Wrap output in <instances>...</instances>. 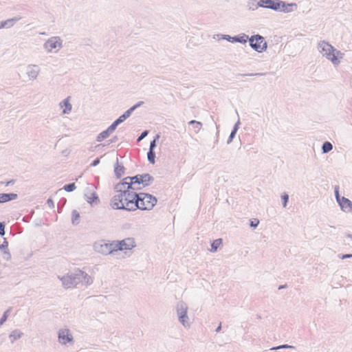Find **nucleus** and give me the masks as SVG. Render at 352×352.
<instances>
[{"instance_id": "f257e3e1", "label": "nucleus", "mask_w": 352, "mask_h": 352, "mask_svg": "<svg viewBox=\"0 0 352 352\" xmlns=\"http://www.w3.org/2000/svg\"><path fill=\"white\" fill-rule=\"evenodd\" d=\"M318 50L327 60H330L334 66L340 63L344 54L336 50L331 44L325 41H320L318 44Z\"/></svg>"}, {"instance_id": "f03ea898", "label": "nucleus", "mask_w": 352, "mask_h": 352, "mask_svg": "<svg viewBox=\"0 0 352 352\" xmlns=\"http://www.w3.org/2000/svg\"><path fill=\"white\" fill-rule=\"evenodd\" d=\"M123 190L125 210L134 211L137 210L139 208V204H138L139 193L135 192L133 190L123 189Z\"/></svg>"}, {"instance_id": "7ed1b4c3", "label": "nucleus", "mask_w": 352, "mask_h": 352, "mask_svg": "<svg viewBox=\"0 0 352 352\" xmlns=\"http://www.w3.org/2000/svg\"><path fill=\"white\" fill-rule=\"evenodd\" d=\"M157 198L148 193L140 192L138 199V204L139 208L138 209L142 210H150L157 204Z\"/></svg>"}, {"instance_id": "20e7f679", "label": "nucleus", "mask_w": 352, "mask_h": 352, "mask_svg": "<svg viewBox=\"0 0 352 352\" xmlns=\"http://www.w3.org/2000/svg\"><path fill=\"white\" fill-rule=\"evenodd\" d=\"M111 244L113 254L118 250H130L136 246L135 241L132 237L126 238L121 241H113Z\"/></svg>"}, {"instance_id": "39448f33", "label": "nucleus", "mask_w": 352, "mask_h": 352, "mask_svg": "<svg viewBox=\"0 0 352 352\" xmlns=\"http://www.w3.org/2000/svg\"><path fill=\"white\" fill-rule=\"evenodd\" d=\"M73 280L77 286L79 284L82 285H90L93 283V278L85 272L80 270L75 269L72 272Z\"/></svg>"}, {"instance_id": "423d86ee", "label": "nucleus", "mask_w": 352, "mask_h": 352, "mask_svg": "<svg viewBox=\"0 0 352 352\" xmlns=\"http://www.w3.org/2000/svg\"><path fill=\"white\" fill-rule=\"evenodd\" d=\"M250 46L257 52H263L267 50V43L264 37L260 34H254L248 37Z\"/></svg>"}, {"instance_id": "0eeeda50", "label": "nucleus", "mask_w": 352, "mask_h": 352, "mask_svg": "<svg viewBox=\"0 0 352 352\" xmlns=\"http://www.w3.org/2000/svg\"><path fill=\"white\" fill-rule=\"evenodd\" d=\"M130 179V186L140 187V184L143 185V187L149 186L153 181L154 177L148 173L138 174Z\"/></svg>"}, {"instance_id": "6e6552de", "label": "nucleus", "mask_w": 352, "mask_h": 352, "mask_svg": "<svg viewBox=\"0 0 352 352\" xmlns=\"http://www.w3.org/2000/svg\"><path fill=\"white\" fill-rule=\"evenodd\" d=\"M177 314L178 316L179 321L184 327H189L190 324L188 322L189 318L188 316V306L183 302L179 301L176 306Z\"/></svg>"}, {"instance_id": "1a4fd4ad", "label": "nucleus", "mask_w": 352, "mask_h": 352, "mask_svg": "<svg viewBox=\"0 0 352 352\" xmlns=\"http://www.w3.org/2000/svg\"><path fill=\"white\" fill-rule=\"evenodd\" d=\"M111 246V242L106 243L104 241L101 240L94 243V250L96 252L104 255L113 254Z\"/></svg>"}, {"instance_id": "9d476101", "label": "nucleus", "mask_w": 352, "mask_h": 352, "mask_svg": "<svg viewBox=\"0 0 352 352\" xmlns=\"http://www.w3.org/2000/svg\"><path fill=\"white\" fill-rule=\"evenodd\" d=\"M58 340L62 345H66L68 343L73 344L74 342L73 336L67 328H63L58 330Z\"/></svg>"}, {"instance_id": "9b49d317", "label": "nucleus", "mask_w": 352, "mask_h": 352, "mask_svg": "<svg viewBox=\"0 0 352 352\" xmlns=\"http://www.w3.org/2000/svg\"><path fill=\"white\" fill-rule=\"evenodd\" d=\"M62 40L59 36H52L43 45L44 49L51 52L53 50H59L62 47Z\"/></svg>"}, {"instance_id": "f8f14e48", "label": "nucleus", "mask_w": 352, "mask_h": 352, "mask_svg": "<svg viewBox=\"0 0 352 352\" xmlns=\"http://www.w3.org/2000/svg\"><path fill=\"white\" fill-rule=\"evenodd\" d=\"M221 36L223 39H225L229 42H231V43L237 42V43H240L242 44L246 43L248 41V35H247L244 33L239 34L234 36H231L227 35V34H221Z\"/></svg>"}, {"instance_id": "ddd939ff", "label": "nucleus", "mask_w": 352, "mask_h": 352, "mask_svg": "<svg viewBox=\"0 0 352 352\" xmlns=\"http://www.w3.org/2000/svg\"><path fill=\"white\" fill-rule=\"evenodd\" d=\"M130 179H132L131 177H124L120 183L117 184L115 186L116 190H122L123 189L127 190H141V187H134L130 186Z\"/></svg>"}, {"instance_id": "4468645a", "label": "nucleus", "mask_w": 352, "mask_h": 352, "mask_svg": "<svg viewBox=\"0 0 352 352\" xmlns=\"http://www.w3.org/2000/svg\"><path fill=\"white\" fill-rule=\"evenodd\" d=\"M280 0H261V8L271 9L274 11L280 10Z\"/></svg>"}, {"instance_id": "2eb2a0df", "label": "nucleus", "mask_w": 352, "mask_h": 352, "mask_svg": "<svg viewBox=\"0 0 352 352\" xmlns=\"http://www.w3.org/2000/svg\"><path fill=\"white\" fill-rule=\"evenodd\" d=\"M40 73V68L37 65H29L26 69V74L28 75L30 80L36 79Z\"/></svg>"}, {"instance_id": "dca6fc26", "label": "nucleus", "mask_w": 352, "mask_h": 352, "mask_svg": "<svg viewBox=\"0 0 352 352\" xmlns=\"http://www.w3.org/2000/svg\"><path fill=\"white\" fill-rule=\"evenodd\" d=\"M58 278L60 280L63 286L65 289H69L76 287V283H74V280H73L72 272L62 277L58 276Z\"/></svg>"}, {"instance_id": "f3484780", "label": "nucleus", "mask_w": 352, "mask_h": 352, "mask_svg": "<svg viewBox=\"0 0 352 352\" xmlns=\"http://www.w3.org/2000/svg\"><path fill=\"white\" fill-rule=\"evenodd\" d=\"M297 7V4L295 3H286L285 1H280L279 10L285 13H289L296 10Z\"/></svg>"}, {"instance_id": "a211bd4d", "label": "nucleus", "mask_w": 352, "mask_h": 352, "mask_svg": "<svg viewBox=\"0 0 352 352\" xmlns=\"http://www.w3.org/2000/svg\"><path fill=\"white\" fill-rule=\"evenodd\" d=\"M338 204L342 211L352 214V201L351 200L342 197Z\"/></svg>"}, {"instance_id": "6ab92c4d", "label": "nucleus", "mask_w": 352, "mask_h": 352, "mask_svg": "<svg viewBox=\"0 0 352 352\" xmlns=\"http://www.w3.org/2000/svg\"><path fill=\"white\" fill-rule=\"evenodd\" d=\"M21 19V16H15L6 21H0V29L10 28L12 27L18 21Z\"/></svg>"}, {"instance_id": "aec40b11", "label": "nucleus", "mask_w": 352, "mask_h": 352, "mask_svg": "<svg viewBox=\"0 0 352 352\" xmlns=\"http://www.w3.org/2000/svg\"><path fill=\"white\" fill-rule=\"evenodd\" d=\"M110 206L113 210H124V203L121 201V199H118L114 196L111 198Z\"/></svg>"}, {"instance_id": "412c9836", "label": "nucleus", "mask_w": 352, "mask_h": 352, "mask_svg": "<svg viewBox=\"0 0 352 352\" xmlns=\"http://www.w3.org/2000/svg\"><path fill=\"white\" fill-rule=\"evenodd\" d=\"M17 197L18 195L16 193H0V204L14 200Z\"/></svg>"}, {"instance_id": "4be33fe9", "label": "nucleus", "mask_w": 352, "mask_h": 352, "mask_svg": "<svg viewBox=\"0 0 352 352\" xmlns=\"http://www.w3.org/2000/svg\"><path fill=\"white\" fill-rule=\"evenodd\" d=\"M86 197L87 201L90 204H98L100 202V199L98 198V196L96 192H92L89 194L87 193L85 195Z\"/></svg>"}, {"instance_id": "5701e85b", "label": "nucleus", "mask_w": 352, "mask_h": 352, "mask_svg": "<svg viewBox=\"0 0 352 352\" xmlns=\"http://www.w3.org/2000/svg\"><path fill=\"white\" fill-rule=\"evenodd\" d=\"M23 336V333L19 329H14L9 335V339L11 343H14L18 339H20Z\"/></svg>"}, {"instance_id": "b1692460", "label": "nucleus", "mask_w": 352, "mask_h": 352, "mask_svg": "<svg viewBox=\"0 0 352 352\" xmlns=\"http://www.w3.org/2000/svg\"><path fill=\"white\" fill-rule=\"evenodd\" d=\"M125 168L124 166L119 164L118 160L117 159L116 163L114 166V173L118 178H120L124 174Z\"/></svg>"}, {"instance_id": "393cba45", "label": "nucleus", "mask_w": 352, "mask_h": 352, "mask_svg": "<svg viewBox=\"0 0 352 352\" xmlns=\"http://www.w3.org/2000/svg\"><path fill=\"white\" fill-rule=\"evenodd\" d=\"M239 124H240V120H238V121L234 124V125L232 128V130L230 134V136L228 137V139L227 140L228 144H230L232 142L233 139L234 138L236 133L239 129Z\"/></svg>"}, {"instance_id": "a878e982", "label": "nucleus", "mask_w": 352, "mask_h": 352, "mask_svg": "<svg viewBox=\"0 0 352 352\" xmlns=\"http://www.w3.org/2000/svg\"><path fill=\"white\" fill-rule=\"evenodd\" d=\"M261 3V0L257 1L256 0H250L248 2V8L250 10H255L258 8L261 7V5H259Z\"/></svg>"}, {"instance_id": "bb28decb", "label": "nucleus", "mask_w": 352, "mask_h": 352, "mask_svg": "<svg viewBox=\"0 0 352 352\" xmlns=\"http://www.w3.org/2000/svg\"><path fill=\"white\" fill-rule=\"evenodd\" d=\"M62 104L65 107V109L63 110V113L67 114L69 113L72 110V104L69 102V98L65 99L63 100V102L60 103V105L62 106Z\"/></svg>"}, {"instance_id": "cd10ccee", "label": "nucleus", "mask_w": 352, "mask_h": 352, "mask_svg": "<svg viewBox=\"0 0 352 352\" xmlns=\"http://www.w3.org/2000/svg\"><path fill=\"white\" fill-rule=\"evenodd\" d=\"M111 133L108 131V129H107L106 130L103 131L102 132L100 133L97 138H96V141L97 142H102V140H104V139L107 138L108 137H109V135H111Z\"/></svg>"}, {"instance_id": "c85d7f7f", "label": "nucleus", "mask_w": 352, "mask_h": 352, "mask_svg": "<svg viewBox=\"0 0 352 352\" xmlns=\"http://www.w3.org/2000/svg\"><path fill=\"white\" fill-rule=\"evenodd\" d=\"M188 124L192 126L195 133H198L202 126V123L201 122L195 120H190Z\"/></svg>"}, {"instance_id": "c756f323", "label": "nucleus", "mask_w": 352, "mask_h": 352, "mask_svg": "<svg viewBox=\"0 0 352 352\" xmlns=\"http://www.w3.org/2000/svg\"><path fill=\"white\" fill-rule=\"evenodd\" d=\"M144 104L143 101H140L133 107H130L128 110H126L124 113L129 118L131 113L139 107Z\"/></svg>"}, {"instance_id": "7c9ffc66", "label": "nucleus", "mask_w": 352, "mask_h": 352, "mask_svg": "<svg viewBox=\"0 0 352 352\" xmlns=\"http://www.w3.org/2000/svg\"><path fill=\"white\" fill-rule=\"evenodd\" d=\"M333 149V145L329 142H324L322 145V153H327Z\"/></svg>"}, {"instance_id": "2f4dec72", "label": "nucleus", "mask_w": 352, "mask_h": 352, "mask_svg": "<svg viewBox=\"0 0 352 352\" xmlns=\"http://www.w3.org/2000/svg\"><path fill=\"white\" fill-rule=\"evenodd\" d=\"M80 214L79 212L74 210L72 212V222L74 225H78L79 223Z\"/></svg>"}, {"instance_id": "473e14b6", "label": "nucleus", "mask_w": 352, "mask_h": 352, "mask_svg": "<svg viewBox=\"0 0 352 352\" xmlns=\"http://www.w3.org/2000/svg\"><path fill=\"white\" fill-rule=\"evenodd\" d=\"M221 243H222L221 239H217L213 241V242L211 243L210 251L213 252H216L218 250L220 245L221 244Z\"/></svg>"}, {"instance_id": "72a5a7b5", "label": "nucleus", "mask_w": 352, "mask_h": 352, "mask_svg": "<svg viewBox=\"0 0 352 352\" xmlns=\"http://www.w3.org/2000/svg\"><path fill=\"white\" fill-rule=\"evenodd\" d=\"M147 159L148 161L152 164H154L155 162V153L154 151L148 150L147 153Z\"/></svg>"}, {"instance_id": "f704fd0d", "label": "nucleus", "mask_w": 352, "mask_h": 352, "mask_svg": "<svg viewBox=\"0 0 352 352\" xmlns=\"http://www.w3.org/2000/svg\"><path fill=\"white\" fill-rule=\"evenodd\" d=\"M76 186L74 183H70L63 186V189L68 192H72L76 189Z\"/></svg>"}, {"instance_id": "c9c22d12", "label": "nucleus", "mask_w": 352, "mask_h": 352, "mask_svg": "<svg viewBox=\"0 0 352 352\" xmlns=\"http://www.w3.org/2000/svg\"><path fill=\"white\" fill-rule=\"evenodd\" d=\"M160 138V135L157 134L155 137V138L150 142L149 149L151 151H154L155 148L156 147V141Z\"/></svg>"}, {"instance_id": "e433bc0d", "label": "nucleus", "mask_w": 352, "mask_h": 352, "mask_svg": "<svg viewBox=\"0 0 352 352\" xmlns=\"http://www.w3.org/2000/svg\"><path fill=\"white\" fill-rule=\"evenodd\" d=\"M294 349V346L285 344L279 345L278 346L272 347L271 349V350H278V349Z\"/></svg>"}, {"instance_id": "4c0bfd02", "label": "nucleus", "mask_w": 352, "mask_h": 352, "mask_svg": "<svg viewBox=\"0 0 352 352\" xmlns=\"http://www.w3.org/2000/svg\"><path fill=\"white\" fill-rule=\"evenodd\" d=\"M281 199L283 201V206L285 208L289 200V195L287 193H283L281 195Z\"/></svg>"}, {"instance_id": "58836bf2", "label": "nucleus", "mask_w": 352, "mask_h": 352, "mask_svg": "<svg viewBox=\"0 0 352 352\" xmlns=\"http://www.w3.org/2000/svg\"><path fill=\"white\" fill-rule=\"evenodd\" d=\"M10 309H7L3 314L2 317L0 319V327L8 319V314L9 313Z\"/></svg>"}, {"instance_id": "ea45409f", "label": "nucleus", "mask_w": 352, "mask_h": 352, "mask_svg": "<svg viewBox=\"0 0 352 352\" xmlns=\"http://www.w3.org/2000/svg\"><path fill=\"white\" fill-rule=\"evenodd\" d=\"M116 191L119 193L118 195H114V197L118 199H121V201L124 203V190H122Z\"/></svg>"}, {"instance_id": "a19ab883", "label": "nucleus", "mask_w": 352, "mask_h": 352, "mask_svg": "<svg viewBox=\"0 0 352 352\" xmlns=\"http://www.w3.org/2000/svg\"><path fill=\"white\" fill-rule=\"evenodd\" d=\"M119 124H118V122L115 120L108 128V131L112 133L116 129V127L118 126Z\"/></svg>"}, {"instance_id": "79ce46f5", "label": "nucleus", "mask_w": 352, "mask_h": 352, "mask_svg": "<svg viewBox=\"0 0 352 352\" xmlns=\"http://www.w3.org/2000/svg\"><path fill=\"white\" fill-rule=\"evenodd\" d=\"M334 192H335V197H336V201L339 204L341 201L342 197H340V194H339V186H336L335 187Z\"/></svg>"}, {"instance_id": "37998d69", "label": "nucleus", "mask_w": 352, "mask_h": 352, "mask_svg": "<svg viewBox=\"0 0 352 352\" xmlns=\"http://www.w3.org/2000/svg\"><path fill=\"white\" fill-rule=\"evenodd\" d=\"M8 243L6 241V239H4L3 243L1 245H0V249L4 252L5 250H8Z\"/></svg>"}, {"instance_id": "c03bdc74", "label": "nucleus", "mask_w": 352, "mask_h": 352, "mask_svg": "<svg viewBox=\"0 0 352 352\" xmlns=\"http://www.w3.org/2000/svg\"><path fill=\"white\" fill-rule=\"evenodd\" d=\"M148 133V131L146 130L142 132L138 138L137 141L140 142L141 140H142L144 138H146L147 136Z\"/></svg>"}, {"instance_id": "a18cd8bd", "label": "nucleus", "mask_w": 352, "mask_h": 352, "mask_svg": "<svg viewBox=\"0 0 352 352\" xmlns=\"http://www.w3.org/2000/svg\"><path fill=\"white\" fill-rule=\"evenodd\" d=\"M258 223H259V221L257 219H253L252 220L250 221V226L252 228H255L258 226Z\"/></svg>"}, {"instance_id": "49530a36", "label": "nucleus", "mask_w": 352, "mask_h": 352, "mask_svg": "<svg viewBox=\"0 0 352 352\" xmlns=\"http://www.w3.org/2000/svg\"><path fill=\"white\" fill-rule=\"evenodd\" d=\"M5 227L6 223L4 222H0V235L2 236L5 235Z\"/></svg>"}, {"instance_id": "de8ad7c7", "label": "nucleus", "mask_w": 352, "mask_h": 352, "mask_svg": "<svg viewBox=\"0 0 352 352\" xmlns=\"http://www.w3.org/2000/svg\"><path fill=\"white\" fill-rule=\"evenodd\" d=\"M3 254H4V256H3V258L7 260V261H9L10 258H11V254L9 252L8 250H5L3 252Z\"/></svg>"}, {"instance_id": "09e8293b", "label": "nucleus", "mask_w": 352, "mask_h": 352, "mask_svg": "<svg viewBox=\"0 0 352 352\" xmlns=\"http://www.w3.org/2000/svg\"><path fill=\"white\" fill-rule=\"evenodd\" d=\"M338 256L342 259L351 258H352V254H340Z\"/></svg>"}, {"instance_id": "8fccbe9b", "label": "nucleus", "mask_w": 352, "mask_h": 352, "mask_svg": "<svg viewBox=\"0 0 352 352\" xmlns=\"http://www.w3.org/2000/svg\"><path fill=\"white\" fill-rule=\"evenodd\" d=\"M47 204L51 208H53L54 207V203L52 199H48L47 200Z\"/></svg>"}, {"instance_id": "3c124183", "label": "nucleus", "mask_w": 352, "mask_h": 352, "mask_svg": "<svg viewBox=\"0 0 352 352\" xmlns=\"http://www.w3.org/2000/svg\"><path fill=\"white\" fill-rule=\"evenodd\" d=\"M265 74H263V73H255V74H253V73H251V74H243V76H263V75H265Z\"/></svg>"}, {"instance_id": "603ef678", "label": "nucleus", "mask_w": 352, "mask_h": 352, "mask_svg": "<svg viewBox=\"0 0 352 352\" xmlns=\"http://www.w3.org/2000/svg\"><path fill=\"white\" fill-rule=\"evenodd\" d=\"M100 163V158H96L91 163V166H96L97 165H98Z\"/></svg>"}, {"instance_id": "864d4df0", "label": "nucleus", "mask_w": 352, "mask_h": 352, "mask_svg": "<svg viewBox=\"0 0 352 352\" xmlns=\"http://www.w3.org/2000/svg\"><path fill=\"white\" fill-rule=\"evenodd\" d=\"M118 140L117 136H113L111 140H109V144L111 143H115Z\"/></svg>"}, {"instance_id": "5fc2aeb1", "label": "nucleus", "mask_w": 352, "mask_h": 352, "mask_svg": "<svg viewBox=\"0 0 352 352\" xmlns=\"http://www.w3.org/2000/svg\"><path fill=\"white\" fill-rule=\"evenodd\" d=\"M116 121L118 122V124H121L124 121V118H122V116H120L116 120Z\"/></svg>"}, {"instance_id": "6e6d98bb", "label": "nucleus", "mask_w": 352, "mask_h": 352, "mask_svg": "<svg viewBox=\"0 0 352 352\" xmlns=\"http://www.w3.org/2000/svg\"><path fill=\"white\" fill-rule=\"evenodd\" d=\"M14 183H15V180L11 179V180H10V181L6 182V186H10V185H13Z\"/></svg>"}, {"instance_id": "4d7b16f0", "label": "nucleus", "mask_w": 352, "mask_h": 352, "mask_svg": "<svg viewBox=\"0 0 352 352\" xmlns=\"http://www.w3.org/2000/svg\"><path fill=\"white\" fill-rule=\"evenodd\" d=\"M5 339L3 335H0V345L5 341Z\"/></svg>"}, {"instance_id": "13d9d810", "label": "nucleus", "mask_w": 352, "mask_h": 352, "mask_svg": "<svg viewBox=\"0 0 352 352\" xmlns=\"http://www.w3.org/2000/svg\"><path fill=\"white\" fill-rule=\"evenodd\" d=\"M221 323H220L219 325L217 327L215 331L217 333H219L221 331Z\"/></svg>"}, {"instance_id": "bf43d9fd", "label": "nucleus", "mask_w": 352, "mask_h": 352, "mask_svg": "<svg viewBox=\"0 0 352 352\" xmlns=\"http://www.w3.org/2000/svg\"><path fill=\"white\" fill-rule=\"evenodd\" d=\"M285 287H286V285H280V286L278 287V289L280 290V289H284V288H285Z\"/></svg>"}, {"instance_id": "052dcab7", "label": "nucleus", "mask_w": 352, "mask_h": 352, "mask_svg": "<svg viewBox=\"0 0 352 352\" xmlns=\"http://www.w3.org/2000/svg\"><path fill=\"white\" fill-rule=\"evenodd\" d=\"M122 116V118H124V120H126L128 118V117L124 114L123 113L122 115H121Z\"/></svg>"}, {"instance_id": "680f3d73", "label": "nucleus", "mask_w": 352, "mask_h": 352, "mask_svg": "<svg viewBox=\"0 0 352 352\" xmlns=\"http://www.w3.org/2000/svg\"><path fill=\"white\" fill-rule=\"evenodd\" d=\"M346 236L351 239H352V234H347Z\"/></svg>"}, {"instance_id": "e2e57ef3", "label": "nucleus", "mask_w": 352, "mask_h": 352, "mask_svg": "<svg viewBox=\"0 0 352 352\" xmlns=\"http://www.w3.org/2000/svg\"><path fill=\"white\" fill-rule=\"evenodd\" d=\"M257 318H258V319H261V316H257Z\"/></svg>"}]
</instances>
